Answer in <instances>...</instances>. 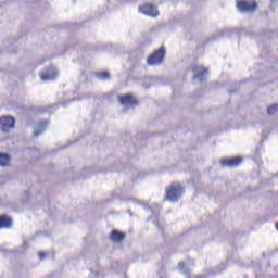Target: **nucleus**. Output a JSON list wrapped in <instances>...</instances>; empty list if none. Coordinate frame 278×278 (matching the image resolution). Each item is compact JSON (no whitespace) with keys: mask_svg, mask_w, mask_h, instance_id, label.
Listing matches in <instances>:
<instances>
[{"mask_svg":"<svg viewBox=\"0 0 278 278\" xmlns=\"http://www.w3.org/2000/svg\"><path fill=\"white\" fill-rule=\"evenodd\" d=\"M45 252H39V260H45Z\"/></svg>","mask_w":278,"mask_h":278,"instance_id":"nucleus-18","label":"nucleus"},{"mask_svg":"<svg viewBox=\"0 0 278 278\" xmlns=\"http://www.w3.org/2000/svg\"><path fill=\"white\" fill-rule=\"evenodd\" d=\"M139 12H141V14H146V16H151L152 18H155L159 14L157 9L153 4L139 7Z\"/></svg>","mask_w":278,"mask_h":278,"instance_id":"nucleus-7","label":"nucleus"},{"mask_svg":"<svg viewBox=\"0 0 278 278\" xmlns=\"http://www.w3.org/2000/svg\"><path fill=\"white\" fill-rule=\"evenodd\" d=\"M166 55V49L161 47L159 50H155L153 54H151L148 60V66H160L164 62V56Z\"/></svg>","mask_w":278,"mask_h":278,"instance_id":"nucleus-2","label":"nucleus"},{"mask_svg":"<svg viewBox=\"0 0 278 278\" xmlns=\"http://www.w3.org/2000/svg\"><path fill=\"white\" fill-rule=\"evenodd\" d=\"M10 164V154L0 153V166H8Z\"/></svg>","mask_w":278,"mask_h":278,"instance_id":"nucleus-14","label":"nucleus"},{"mask_svg":"<svg viewBox=\"0 0 278 278\" xmlns=\"http://www.w3.org/2000/svg\"><path fill=\"white\" fill-rule=\"evenodd\" d=\"M191 71L192 73H197V75L193 76L194 80L198 79V81L203 84V81L207 79V68H204L203 71H201V67L199 65H193L191 66Z\"/></svg>","mask_w":278,"mask_h":278,"instance_id":"nucleus-6","label":"nucleus"},{"mask_svg":"<svg viewBox=\"0 0 278 278\" xmlns=\"http://www.w3.org/2000/svg\"><path fill=\"white\" fill-rule=\"evenodd\" d=\"M14 117L12 116H2L0 117V130L3 131L4 134H8L10 129H14L15 125Z\"/></svg>","mask_w":278,"mask_h":278,"instance_id":"nucleus-4","label":"nucleus"},{"mask_svg":"<svg viewBox=\"0 0 278 278\" xmlns=\"http://www.w3.org/2000/svg\"><path fill=\"white\" fill-rule=\"evenodd\" d=\"M222 166H227L228 168H236V166H240L242 164L241 157H232V159H223L220 161Z\"/></svg>","mask_w":278,"mask_h":278,"instance_id":"nucleus-8","label":"nucleus"},{"mask_svg":"<svg viewBox=\"0 0 278 278\" xmlns=\"http://www.w3.org/2000/svg\"><path fill=\"white\" fill-rule=\"evenodd\" d=\"M96 77H98V79H101V81H108V79H110V73L100 72L96 74Z\"/></svg>","mask_w":278,"mask_h":278,"instance_id":"nucleus-15","label":"nucleus"},{"mask_svg":"<svg viewBox=\"0 0 278 278\" xmlns=\"http://www.w3.org/2000/svg\"><path fill=\"white\" fill-rule=\"evenodd\" d=\"M190 264H192L190 260L181 262L179 263L178 268L184 275H190Z\"/></svg>","mask_w":278,"mask_h":278,"instance_id":"nucleus-11","label":"nucleus"},{"mask_svg":"<svg viewBox=\"0 0 278 278\" xmlns=\"http://www.w3.org/2000/svg\"><path fill=\"white\" fill-rule=\"evenodd\" d=\"M181 194H184V187H181L180 184L174 182L166 190L165 199L166 201L175 203V201H179V199H181Z\"/></svg>","mask_w":278,"mask_h":278,"instance_id":"nucleus-1","label":"nucleus"},{"mask_svg":"<svg viewBox=\"0 0 278 278\" xmlns=\"http://www.w3.org/2000/svg\"><path fill=\"white\" fill-rule=\"evenodd\" d=\"M111 240L113 242H123V240H125V233L118 232V230H113L111 232Z\"/></svg>","mask_w":278,"mask_h":278,"instance_id":"nucleus-13","label":"nucleus"},{"mask_svg":"<svg viewBox=\"0 0 278 278\" xmlns=\"http://www.w3.org/2000/svg\"><path fill=\"white\" fill-rule=\"evenodd\" d=\"M49 125V121L40 122L37 126V131L34 132V137L38 138L43 131L47 129V126Z\"/></svg>","mask_w":278,"mask_h":278,"instance_id":"nucleus-12","label":"nucleus"},{"mask_svg":"<svg viewBox=\"0 0 278 278\" xmlns=\"http://www.w3.org/2000/svg\"><path fill=\"white\" fill-rule=\"evenodd\" d=\"M237 8L241 13L254 12V10L257 9V2H255V0H240L237 2Z\"/></svg>","mask_w":278,"mask_h":278,"instance_id":"nucleus-3","label":"nucleus"},{"mask_svg":"<svg viewBox=\"0 0 278 278\" xmlns=\"http://www.w3.org/2000/svg\"><path fill=\"white\" fill-rule=\"evenodd\" d=\"M267 112L268 114H275L276 112H278V104L268 106Z\"/></svg>","mask_w":278,"mask_h":278,"instance_id":"nucleus-17","label":"nucleus"},{"mask_svg":"<svg viewBox=\"0 0 278 278\" xmlns=\"http://www.w3.org/2000/svg\"><path fill=\"white\" fill-rule=\"evenodd\" d=\"M58 77V68L55 66L48 67L45 72L40 73L41 81H53Z\"/></svg>","mask_w":278,"mask_h":278,"instance_id":"nucleus-5","label":"nucleus"},{"mask_svg":"<svg viewBox=\"0 0 278 278\" xmlns=\"http://www.w3.org/2000/svg\"><path fill=\"white\" fill-rule=\"evenodd\" d=\"M0 229H12V218L8 215H0Z\"/></svg>","mask_w":278,"mask_h":278,"instance_id":"nucleus-10","label":"nucleus"},{"mask_svg":"<svg viewBox=\"0 0 278 278\" xmlns=\"http://www.w3.org/2000/svg\"><path fill=\"white\" fill-rule=\"evenodd\" d=\"M151 210H152V214H160V211L162 210V205L161 204H152Z\"/></svg>","mask_w":278,"mask_h":278,"instance_id":"nucleus-16","label":"nucleus"},{"mask_svg":"<svg viewBox=\"0 0 278 278\" xmlns=\"http://www.w3.org/2000/svg\"><path fill=\"white\" fill-rule=\"evenodd\" d=\"M118 99L122 105H138V100H136V98H134V96L130 93L119 96Z\"/></svg>","mask_w":278,"mask_h":278,"instance_id":"nucleus-9","label":"nucleus"}]
</instances>
